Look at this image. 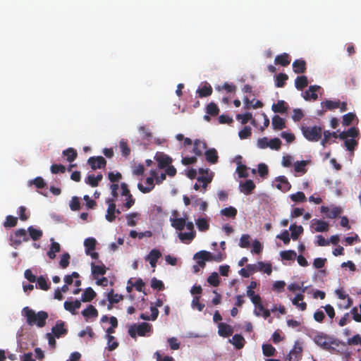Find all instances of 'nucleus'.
<instances>
[{
	"mask_svg": "<svg viewBox=\"0 0 361 361\" xmlns=\"http://www.w3.org/2000/svg\"><path fill=\"white\" fill-rule=\"evenodd\" d=\"M29 240V236L27 231L24 228H19L10 235V245L14 247H17L22 244L23 242Z\"/></svg>",
	"mask_w": 361,
	"mask_h": 361,
	"instance_id": "7ed1b4c3",
	"label": "nucleus"
},
{
	"mask_svg": "<svg viewBox=\"0 0 361 361\" xmlns=\"http://www.w3.org/2000/svg\"><path fill=\"white\" fill-rule=\"evenodd\" d=\"M140 214L137 212H133L128 214L126 216L127 224L130 226H135L136 225V221L135 220Z\"/></svg>",
	"mask_w": 361,
	"mask_h": 361,
	"instance_id": "0e129e2a",
	"label": "nucleus"
},
{
	"mask_svg": "<svg viewBox=\"0 0 361 361\" xmlns=\"http://www.w3.org/2000/svg\"><path fill=\"white\" fill-rule=\"evenodd\" d=\"M338 297L340 298V299H342V300H347V303L346 305H344V307L345 309H348L349 308L352 304H353V300L352 299L345 293H344L342 290H337L336 291Z\"/></svg>",
	"mask_w": 361,
	"mask_h": 361,
	"instance_id": "de8ad7c7",
	"label": "nucleus"
},
{
	"mask_svg": "<svg viewBox=\"0 0 361 361\" xmlns=\"http://www.w3.org/2000/svg\"><path fill=\"white\" fill-rule=\"evenodd\" d=\"M256 265L255 264H247L246 268H242L239 271V274L245 278H248L251 274H252L255 271H256Z\"/></svg>",
	"mask_w": 361,
	"mask_h": 361,
	"instance_id": "c9c22d12",
	"label": "nucleus"
},
{
	"mask_svg": "<svg viewBox=\"0 0 361 361\" xmlns=\"http://www.w3.org/2000/svg\"><path fill=\"white\" fill-rule=\"evenodd\" d=\"M207 145L204 141L197 139L193 143V152L196 156H202L203 154V152L207 150Z\"/></svg>",
	"mask_w": 361,
	"mask_h": 361,
	"instance_id": "4468645a",
	"label": "nucleus"
},
{
	"mask_svg": "<svg viewBox=\"0 0 361 361\" xmlns=\"http://www.w3.org/2000/svg\"><path fill=\"white\" fill-rule=\"evenodd\" d=\"M206 160L210 164H215L218 162L219 156L218 152L215 148H210L204 152Z\"/></svg>",
	"mask_w": 361,
	"mask_h": 361,
	"instance_id": "ddd939ff",
	"label": "nucleus"
},
{
	"mask_svg": "<svg viewBox=\"0 0 361 361\" xmlns=\"http://www.w3.org/2000/svg\"><path fill=\"white\" fill-rule=\"evenodd\" d=\"M154 159L157 161L159 169H164L172 162V159L163 152L157 153Z\"/></svg>",
	"mask_w": 361,
	"mask_h": 361,
	"instance_id": "6e6552de",
	"label": "nucleus"
},
{
	"mask_svg": "<svg viewBox=\"0 0 361 361\" xmlns=\"http://www.w3.org/2000/svg\"><path fill=\"white\" fill-rule=\"evenodd\" d=\"M293 68L295 73H303L306 70V62L302 59H297L293 63Z\"/></svg>",
	"mask_w": 361,
	"mask_h": 361,
	"instance_id": "bb28decb",
	"label": "nucleus"
},
{
	"mask_svg": "<svg viewBox=\"0 0 361 361\" xmlns=\"http://www.w3.org/2000/svg\"><path fill=\"white\" fill-rule=\"evenodd\" d=\"M303 136L310 142H318L322 137V127L318 126H301Z\"/></svg>",
	"mask_w": 361,
	"mask_h": 361,
	"instance_id": "f03ea898",
	"label": "nucleus"
},
{
	"mask_svg": "<svg viewBox=\"0 0 361 361\" xmlns=\"http://www.w3.org/2000/svg\"><path fill=\"white\" fill-rule=\"evenodd\" d=\"M302 352V346L298 343V342H295L293 349L290 351L288 355V361H292L293 357L295 360H298V358L301 356Z\"/></svg>",
	"mask_w": 361,
	"mask_h": 361,
	"instance_id": "a211bd4d",
	"label": "nucleus"
},
{
	"mask_svg": "<svg viewBox=\"0 0 361 361\" xmlns=\"http://www.w3.org/2000/svg\"><path fill=\"white\" fill-rule=\"evenodd\" d=\"M195 257L217 262H221L224 259L223 255L221 253L219 252L217 255H213L210 252L206 250H201L195 253Z\"/></svg>",
	"mask_w": 361,
	"mask_h": 361,
	"instance_id": "423d86ee",
	"label": "nucleus"
},
{
	"mask_svg": "<svg viewBox=\"0 0 361 361\" xmlns=\"http://www.w3.org/2000/svg\"><path fill=\"white\" fill-rule=\"evenodd\" d=\"M248 168L243 164H239L237 166V173L240 178H247L249 176L248 172H247Z\"/></svg>",
	"mask_w": 361,
	"mask_h": 361,
	"instance_id": "680f3d73",
	"label": "nucleus"
},
{
	"mask_svg": "<svg viewBox=\"0 0 361 361\" xmlns=\"http://www.w3.org/2000/svg\"><path fill=\"white\" fill-rule=\"evenodd\" d=\"M218 334L222 337H229L233 333V329L229 324L225 323H219L218 325Z\"/></svg>",
	"mask_w": 361,
	"mask_h": 361,
	"instance_id": "9b49d317",
	"label": "nucleus"
},
{
	"mask_svg": "<svg viewBox=\"0 0 361 361\" xmlns=\"http://www.w3.org/2000/svg\"><path fill=\"white\" fill-rule=\"evenodd\" d=\"M321 105L323 108H325V111L333 110L340 106V101L326 100L322 102Z\"/></svg>",
	"mask_w": 361,
	"mask_h": 361,
	"instance_id": "ea45409f",
	"label": "nucleus"
},
{
	"mask_svg": "<svg viewBox=\"0 0 361 361\" xmlns=\"http://www.w3.org/2000/svg\"><path fill=\"white\" fill-rule=\"evenodd\" d=\"M271 109L275 113L284 114L287 111L288 106L283 100H279L276 104H273Z\"/></svg>",
	"mask_w": 361,
	"mask_h": 361,
	"instance_id": "cd10ccee",
	"label": "nucleus"
},
{
	"mask_svg": "<svg viewBox=\"0 0 361 361\" xmlns=\"http://www.w3.org/2000/svg\"><path fill=\"white\" fill-rule=\"evenodd\" d=\"M247 295L250 298L254 305H257L261 301L259 295L255 294L253 290H247Z\"/></svg>",
	"mask_w": 361,
	"mask_h": 361,
	"instance_id": "4d7b16f0",
	"label": "nucleus"
},
{
	"mask_svg": "<svg viewBox=\"0 0 361 361\" xmlns=\"http://www.w3.org/2000/svg\"><path fill=\"white\" fill-rule=\"evenodd\" d=\"M258 270L262 271L268 275H270L272 272L271 264L264 263L263 262H258Z\"/></svg>",
	"mask_w": 361,
	"mask_h": 361,
	"instance_id": "603ef678",
	"label": "nucleus"
},
{
	"mask_svg": "<svg viewBox=\"0 0 361 361\" xmlns=\"http://www.w3.org/2000/svg\"><path fill=\"white\" fill-rule=\"evenodd\" d=\"M241 192L250 195L255 188V184L252 180H246L245 183L240 185Z\"/></svg>",
	"mask_w": 361,
	"mask_h": 361,
	"instance_id": "393cba45",
	"label": "nucleus"
},
{
	"mask_svg": "<svg viewBox=\"0 0 361 361\" xmlns=\"http://www.w3.org/2000/svg\"><path fill=\"white\" fill-rule=\"evenodd\" d=\"M313 221H314V230L317 232H324L328 231L329 224L327 222L322 220L316 219H314Z\"/></svg>",
	"mask_w": 361,
	"mask_h": 361,
	"instance_id": "e433bc0d",
	"label": "nucleus"
},
{
	"mask_svg": "<svg viewBox=\"0 0 361 361\" xmlns=\"http://www.w3.org/2000/svg\"><path fill=\"white\" fill-rule=\"evenodd\" d=\"M119 148L123 157H127L130 154V149L128 145L127 140L121 139L119 142Z\"/></svg>",
	"mask_w": 361,
	"mask_h": 361,
	"instance_id": "79ce46f5",
	"label": "nucleus"
},
{
	"mask_svg": "<svg viewBox=\"0 0 361 361\" xmlns=\"http://www.w3.org/2000/svg\"><path fill=\"white\" fill-rule=\"evenodd\" d=\"M304 295L302 293H298L295 295V297L292 300V304L295 305L297 308H298L301 311H305L307 309V303L303 302Z\"/></svg>",
	"mask_w": 361,
	"mask_h": 361,
	"instance_id": "f3484780",
	"label": "nucleus"
},
{
	"mask_svg": "<svg viewBox=\"0 0 361 361\" xmlns=\"http://www.w3.org/2000/svg\"><path fill=\"white\" fill-rule=\"evenodd\" d=\"M18 223L17 217H15L11 215H8L6 217V221L4 223V226L5 228H11L16 226Z\"/></svg>",
	"mask_w": 361,
	"mask_h": 361,
	"instance_id": "8fccbe9b",
	"label": "nucleus"
},
{
	"mask_svg": "<svg viewBox=\"0 0 361 361\" xmlns=\"http://www.w3.org/2000/svg\"><path fill=\"white\" fill-rule=\"evenodd\" d=\"M191 306L193 309H197L200 312L202 311L205 305L200 302V297L195 296L192 300Z\"/></svg>",
	"mask_w": 361,
	"mask_h": 361,
	"instance_id": "bf43d9fd",
	"label": "nucleus"
},
{
	"mask_svg": "<svg viewBox=\"0 0 361 361\" xmlns=\"http://www.w3.org/2000/svg\"><path fill=\"white\" fill-rule=\"evenodd\" d=\"M107 299L110 303V305L109 306L108 308H109V310H110L111 308V305L118 303L121 300H123V295L118 294V293H114V289H111L107 294Z\"/></svg>",
	"mask_w": 361,
	"mask_h": 361,
	"instance_id": "412c9836",
	"label": "nucleus"
},
{
	"mask_svg": "<svg viewBox=\"0 0 361 361\" xmlns=\"http://www.w3.org/2000/svg\"><path fill=\"white\" fill-rule=\"evenodd\" d=\"M207 282L214 287L218 286L220 283L218 274L216 272L212 273L207 278Z\"/></svg>",
	"mask_w": 361,
	"mask_h": 361,
	"instance_id": "13d9d810",
	"label": "nucleus"
},
{
	"mask_svg": "<svg viewBox=\"0 0 361 361\" xmlns=\"http://www.w3.org/2000/svg\"><path fill=\"white\" fill-rule=\"evenodd\" d=\"M250 236L248 234H243L240 238L239 246L242 248H247L250 245Z\"/></svg>",
	"mask_w": 361,
	"mask_h": 361,
	"instance_id": "6e6d98bb",
	"label": "nucleus"
},
{
	"mask_svg": "<svg viewBox=\"0 0 361 361\" xmlns=\"http://www.w3.org/2000/svg\"><path fill=\"white\" fill-rule=\"evenodd\" d=\"M154 179L155 178L152 176L151 177H147L146 178V184L147 186L145 187L142 183H139L137 184V188L142 193H148L151 192L154 188Z\"/></svg>",
	"mask_w": 361,
	"mask_h": 361,
	"instance_id": "2eb2a0df",
	"label": "nucleus"
},
{
	"mask_svg": "<svg viewBox=\"0 0 361 361\" xmlns=\"http://www.w3.org/2000/svg\"><path fill=\"white\" fill-rule=\"evenodd\" d=\"M23 314L26 318V322L28 325H36L39 328H42L46 324V321L48 319V313L45 311H39L36 313L33 310L28 307L23 309Z\"/></svg>",
	"mask_w": 361,
	"mask_h": 361,
	"instance_id": "f257e3e1",
	"label": "nucleus"
},
{
	"mask_svg": "<svg viewBox=\"0 0 361 361\" xmlns=\"http://www.w3.org/2000/svg\"><path fill=\"white\" fill-rule=\"evenodd\" d=\"M108 208L106 210V214L105 216L106 219L109 222H113L116 219L115 212H116V204L114 203V200H108Z\"/></svg>",
	"mask_w": 361,
	"mask_h": 361,
	"instance_id": "9d476101",
	"label": "nucleus"
},
{
	"mask_svg": "<svg viewBox=\"0 0 361 361\" xmlns=\"http://www.w3.org/2000/svg\"><path fill=\"white\" fill-rule=\"evenodd\" d=\"M96 293L92 288H87L82 294L81 301L84 302H90L96 297Z\"/></svg>",
	"mask_w": 361,
	"mask_h": 361,
	"instance_id": "a878e982",
	"label": "nucleus"
},
{
	"mask_svg": "<svg viewBox=\"0 0 361 361\" xmlns=\"http://www.w3.org/2000/svg\"><path fill=\"white\" fill-rule=\"evenodd\" d=\"M236 119L238 121H240L242 124H246L249 121H251V123L252 124L255 123V121L252 119V115L250 112H247L244 114H237L236 115Z\"/></svg>",
	"mask_w": 361,
	"mask_h": 361,
	"instance_id": "a19ab883",
	"label": "nucleus"
},
{
	"mask_svg": "<svg viewBox=\"0 0 361 361\" xmlns=\"http://www.w3.org/2000/svg\"><path fill=\"white\" fill-rule=\"evenodd\" d=\"M288 79V75L286 73H279L276 76V86L277 87H283L286 84V81Z\"/></svg>",
	"mask_w": 361,
	"mask_h": 361,
	"instance_id": "49530a36",
	"label": "nucleus"
},
{
	"mask_svg": "<svg viewBox=\"0 0 361 361\" xmlns=\"http://www.w3.org/2000/svg\"><path fill=\"white\" fill-rule=\"evenodd\" d=\"M320 89V87L318 85H310L309 89L305 92V94L303 96L304 99L306 101H309L312 99L314 101L318 99V95L317 92Z\"/></svg>",
	"mask_w": 361,
	"mask_h": 361,
	"instance_id": "f8f14e48",
	"label": "nucleus"
},
{
	"mask_svg": "<svg viewBox=\"0 0 361 361\" xmlns=\"http://www.w3.org/2000/svg\"><path fill=\"white\" fill-rule=\"evenodd\" d=\"M342 212V209L338 207H334L329 209V213L326 214V217L329 219H335Z\"/></svg>",
	"mask_w": 361,
	"mask_h": 361,
	"instance_id": "052dcab7",
	"label": "nucleus"
},
{
	"mask_svg": "<svg viewBox=\"0 0 361 361\" xmlns=\"http://www.w3.org/2000/svg\"><path fill=\"white\" fill-rule=\"evenodd\" d=\"M314 342L324 350H329L331 345L336 344L335 341L324 333L317 334L314 338Z\"/></svg>",
	"mask_w": 361,
	"mask_h": 361,
	"instance_id": "39448f33",
	"label": "nucleus"
},
{
	"mask_svg": "<svg viewBox=\"0 0 361 361\" xmlns=\"http://www.w3.org/2000/svg\"><path fill=\"white\" fill-rule=\"evenodd\" d=\"M152 331V325L147 322H142L137 326L134 324L128 329L129 335L135 338L137 334L140 336H145L146 333Z\"/></svg>",
	"mask_w": 361,
	"mask_h": 361,
	"instance_id": "20e7f679",
	"label": "nucleus"
},
{
	"mask_svg": "<svg viewBox=\"0 0 361 361\" xmlns=\"http://www.w3.org/2000/svg\"><path fill=\"white\" fill-rule=\"evenodd\" d=\"M87 163L93 170L104 169L106 165V159L102 156L90 157Z\"/></svg>",
	"mask_w": 361,
	"mask_h": 361,
	"instance_id": "0eeeda50",
	"label": "nucleus"
},
{
	"mask_svg": "<svg viewBox=\"0 0 361 361\" xmlns=\"http://www.w3.org/2000/svg\"><path fill=\"white\" fill-rule=\"evenodd\" d=\"M97 240L94 238H87L84 241V246L85 247V253L90 254V251L95 250Z\"/></svg>",
	"mask_w": 361,
	"mask_h": 361,
	"instance_id": "473e14b6",
	"label": "nucleus"
},
{
	"mask_svg": "<svg viewBox=\"0 0 361 361\" xmlns=\"http://www.w3.org/2000/svg\"><path fill=\"white\" fill-rule=\"evenodd\" d=\"M307 85L308 80L305 75L298 76L295 80V86L299 90H302Z\"/></svg>",
	"mask_w": 361,
	"mask_h": 361,
	"instance_id": "72a5a7b5",
	"label": "nucleus"
},
{
	"mask_svg": "<svg viewBox=\"0 0 361 361\" xmlns=\"http://www.w3.org/2000/svg\"><path fill=\"white\" fill-rule=\"evenodd\" d=\"M262 352L265 356L271 357L274 355L276 353V349L271 344H263Z\"/></svg>",
	"mask_w": 361,
	"mask_h": 361,
	"instance_id": "09e8293b",
	"label": "nucleus"
},
{
	"mask_svg": "<svg viewBox=\"0 0 361 361\" xmlns=\"http://www.w3.org/2000/svg\"><path fill=\"white\" fill-rule=\"evenodd\" d=\"M221 213L226 217L234 218L237 214V209L235 207H229L221 209Z\"/></svg>",
	"mask_w": 361,
	"mask_h": 361,
	"instance_id": "3c124183",
	"label": "nucleus"
},
{
	"mask_svg": "<svg viewBox=\"0 0 361 361\" xmlns=\"http://www.w3.org/2000/svg\"><path fill=\"white\" fill-rule=\"evenodd\" d=\"M64 322L58 320L56 325L51 328V332L53 335L59 338L63 335H66L68 333V330L64 327Z\"/></svg>",
	"mask_w": 361,
	"mask_h": 361,
	"instance_id": "1a4fd4ad",
	"label": "nucleus"
},
{
	"mask_svg": "<svg viewBox=\"0 0 361 361\" xmlns=\"http://www.w3.org/2000/svg\"><path fill=\"white\" fill-rule=\"evenodd\" d=\"M292 201L295 202H303L306 200V197L303 192H297L290 196Z\"/></svg>",
	"mask_w": 361,
	"mask_h": 361,
	"instance_id": "5fc2aeb1",
	"label": "nucleus"
},
{
	"mask_svg": "<svg viewBox=\"0 0 361 361\" xmlns=\"http://www.w3.org/2000/svg\"><path fill=\"white\" fill-rule=\"evenodd\" d=\"M63 155L66 157V160L69 162L73 161L77 157V152L73 148H68L63 151Z\"/></svg>",
	"mask_w": 361,
	"mask_h": 361,
	"instance_id": "58836bf2",
	"label": "nucleus"
},
{
	"mask_svg": "<svg viewBox=\"0 0 361 361\" xmlns=\"http://www.w3.org/2000/svg\"><path fill=\"white\" fill-rule=\"evenodd\" d=\"M289 230L291 231V238L293 240H298L300 235L303 233V228L302 226H296L295 224H291Z\"/></svg>",
	"mask_w": 361,
	"mask_h": 361,
	"instance_id": "f704fd0d",
	"label": "nucleus"
},
{
	"mask_svg": "<svg viewBox=\"0 0 361 361\" xmlns=\"http://www.w3.org/2000/svg\"><path fill=\"white\" fill-rule=\"evenodd\" d=\"M161 256L159 250L152 249L147 255L146 260L149 261L152 267H155L159 258Z\"/></svg>",
	"mask_w": 361,
	"mask_h": 361,
	"instance_id": "aec40b11",
	"label": "nucleus"
},
{
	"mask_svg": "<svg viewBox=\"0 0 361 361\" xmlns=\"http://www.w3.org/2000/svg\"><path fill=\"white\" fill-rule=\"evenodd\" d=\"M51 247L49 250L47 252V256L51 259H54L56 257V253L60 252L61 246L57 242H55L54 238H51Z\"/></svg>",
	"mask_w": 361,
	"mask_h": 361,
	"instance_id": "5701e85b",
	"label": "nucleus"
},
{
	"mask_svg": "<svg viewBox=\"0 0 361 361\" xmlns=\"http://www.w3.org/2000/svg\"><path fill=\"white\" fill-rule=\"evenodd\" d=\"M251 134H252L251 128L249 126H245L243 128V129H242L239 132L238 135L240 139H247L251 136Z\"/></svg>",
	"mask_w": 361,
	"mask_h": 361,
	"instance_id": "338daca9",
	"label": "nucleus"
},
{
	"mask_svg": "<svg viewBox=\"0 0 361 361\" xmlns=\"http://www.w3.org/2000/svg\"><path fill=\"white\" fill-rule=\"evenodd\" d=\"M212 86L205 82L202 87L197 88L196 92L198 94L199 97H207L210 96L212 94Z\"/></svg>",
	"mask_w": 361,
	"mask_h": 361,
	"instance_id": "6ab92c4d",
	"label": "nucleus"
},
{
	"mask_svg": "<svg viewBox=\"0 0 361 361\" xmlns=\"http://www.w3.org/2000/svg\"><path fill=\"white\" fill-rule=\"evenodd\" d=\"M195 234H196L195 232H185V233L180 232L178 234V237H179L180 240L183 242H184L186 240H188L190 241L195 237Z\"/></svg>",
	"mask_w": 361,
	"mask_h": 361,
	"instance_id": "e2e57ef3",
	"label": "nucleus"
},
{
	"mask_svg": "<svg viewBox=\"0 0 361 361\" xmlns=\"http://www.w3.org/2000/svg\"><path fill=\"white\" fill-rule=\"evenodd\" d=\"M280 256L283 260H294L297 254L294 250H284L280 252Z\"/></svg>",
	"mask_w": 361,
	"mask_h": 361,
	"instance_id": "a18cd8bd",
	"label": "nucleus"
},
{
	"mask_svg": "<svg viewBox=\"0 0 361 361\" xmlns=\"http://www.w3.org/2000/svg\"><path fill=\"white\" fill-rule=\"evenodd\" d=\"M37 286L43 290L49 289V285L47 283L46 279L43 276H39L37 279Z\"/></svg>",
	"mask_w": 361,
	"mask_h": 361,
	"instance_id": "864d4df0",
	"label": "nucleus"
},
{
	"mask_svg": "<svg viewBox=\"0 0 361 361\" xmlns=\"http://www.w3.org/2000/svg\"><path fill=\"white\" fill-rule=\"evenodd\" d=\"M276 181L279 183L276 185V188L283 192H287L290 189L291 185L288 182L286 177L281 176L276 178Z\"/></svg>",
	"mask_w": 361,
	"mask_h": 361,
	"instance_id": "dca6fc26",
	"label": "nucleus"
},
{
	"mask_svg": "<svg viewBox=\"0 0 361 361\" xmlns=\"http://www.w3.org/2000/svg\"><path fill=\"white\" fill-rule=\"evenodd\" d=\"M196 225L200 231H206L209 228V224L204 218H199L196 220Z\"/></svg>",
	"mask_w": 361,
	"mask_h": 361,
	"instance_id": "c03bdc74",
	"label": "nucleus"
},
{
	"mask_svg": "<svg viewBox=\"0 0 361 361\" xmlns=\"http://www.w3.org/2000/svg\"><path fill=\"white\" fill-rule=\"evenodd\" d=\"M355 118V114L353 113H348L343 116V125L350 126Z\"/></svg>",
	"mask_w": 361,
	"mask_h": 361,
	"instance_id": "774afa93",
	"label": "nucleus"
},
{
	"mask_svg": "<svg viewBox=\"0 0 361 361\" xmlns=\"http://www.w3.org/2000/svg\"><path fill=\"white\" fill-rule=\"evenodd\" d=\"M27 232L29 233L30 238L34 241L39 240L43 235L42 230L35 228L32 226L27 228Z\"/></svg>",
	"mask_w": 361,
	"mask_h": 361,
	"instance_id": "2f4dec72",
	"label": "nucleus"
},
{
	"mask_svg": "<svg viewBox=\"0 0 361 361\" xmlns=\"http://www.w3.org/2000/svg\"><path fill=\"white\" fill-rule=\"evenodd\" d=\"M171 226L178 231H182L184 229L185 226V219L184 218H176L171 219Z\"/></svg>",
	"mask_w": 361,
	"mask_h": 361,
	"instance_id": "4c0bfd02",
	"label": "nucleus"
},
{
	"mask_svg": "<svg viewBox=\"0 0 361 361\" xmlns=\"http://www.w3.org/2000/svg\"><path fill=\"white\" fill-rule=\"evenodd\" d=\"M30 184H33L38 189H42L45 187L46 183L44 180L41 177L38 176L30 181Z\"/></svg>",
	"mask_w": 361,
	"mask_h": 361,
	"instance_id": "69168bd1",
	"label": "nucleus"
},
{
	"mask_svg": "<svg viewBox=\"0 0 361 361\" xmlns=\"http://www.w3.org/2000/svg\"><path fill=\"white\" fill-rule=\"evenodd\" d=\"M91 269L92 274L95 279H97L99 275H104L106 272L105 265H96L94 262L91 264Z\"/></svg>",
	"mask_w": 361,
	"mask_h": 361,
	"instance_id": "b1692460",
	"label": "nucleus"
},
{
	"mask_svg": "<svg viewBox=\"0 0 361 361\" xmlns=\"http://www.w3.org/2000/svg\"><path fill=\"white\" fill-rule=\"evenodd\" d=\"M230 342L238 350L243 348L245 345V339L240 334H235L233 336Z\"/></svg>",
	"mask_w": 361,
	"mask_h": 361,
	"instance_id": "7c9ffc66",
	"label": "nucleus"
},
{
	"mask_svg": "<svg viewBox=\"0 0 361 361\" xmlns=\"http://www.w3.org/2000/svg\"><path fill=\"white\" fill-rule=\"evenodd\" d=\"M271 124L274 130H280L286 128L285 120L278 115L273 116Z\"/></svg>",
	"mask_w": 361,
	"mask_h": 361,
	"instance_id": "4be33fe9",
	"label": "nucleus"
},
{
	"mask_svg": "<svg viewBox=\"0 0 361 361\" xmlns=\"http://www.w3.org/2000/svg\"><path fill=\"white\" fill-rule=\"evenodd\" d=\"M206 112L212 116H216L219 113V109L214 102H210L206 107Z\"/></svg>",
	"mask_w": 361,
	"mask_h": 361,
	"instance_id": "37998d69",
	"label": "nucleus"
},
{
	"mask_svg": "<svg viewBox=\"0 0 361 361\" xmlns=\"http://www.w3.org/2000/svg\"><path fill=\"white\" fill-rule=\"evenodd\" d=\"M276 64H279L282 66H287L290 63L289 55L287 53H283L280 55H277L274 59Z\"/></svg>",
	"mask_w": 361,
	"mask_h": 361,
	"instance_id": "c756f323",
	"label": "nucleus"
},
{
	"mask_svg": "<svg viewBox=\"0 0 361 361\" xmlns=\"http://www.w3.org/2000/svg\"><path fill=\"white\" fill-rule=\"evenodd\" d=\"M82 314L86 319L90 317L96 318L98 316V311L93 305H89L86 309L82 311Z\"/></svg>",
	"mask_w": 361,
	"mask_h": 361,
	"instance_id": "c85d7f7f",
	"label": "nucleus"
}]
</instances>
